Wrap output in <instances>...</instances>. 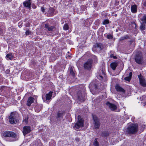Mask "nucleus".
<instances>
[{"label": "nucleus", "mask_w": 146, "mask_h": 146, "mask_svg": "<svg viewBox=\"0 0 146 146\" xmlns=\"http://www.w3.org/2000/svg\"><path fill=\"white\" fill-rule=\"evenodd\" d=\"M143 5L146 7V0H143Z\"/></svg>", "instance_id": "38"}, {"label": "nucleus", "mask_w": 146, "mask_h": 146, "mask_svg": "<svg viewBox=\"0 0 146 146\" xmlns=\"http://www.w3.org/2000/svg\"><path fill=\"white\" fill-rule=\"evenodd\" d=\"M4 136L6 137H15L16 136V134L14 132L10 131H6L3 134Z\"/></svg>", "instance_id": "5"}, {"label": "nucleus", "mask_w": 146, "mask_h": 146, "mask_svg": "<svg viewBox=\"0 0 146 146\" xmlns=\"http://www.w3.org/2000/svg\"><path fill=\"white\" fill-rule=\"evenodd\" d=\"M34 100V98L31 97H29L27 100V105L29 106H30L31 104L33 102Z\"/></svg>", "instance_id": "16"}, {"label": "nucleus", "mask_w": 146, "mask_h": 146, "mask_svg": "<svg viewBox=\"0 0 146 146\" xmlns=\"http://www.w3.org/2000/svg\"><path fill=\"white\" fill-rule=\"evenodd\" d=\"M64 30L65 31H66L68 29L69 26L68 24L67 23L65 24L64 25L63 27Z\"/></svg>", "instance_id": "25"}, {"label": "nucleus", "mask_w": 146, "mask_h": 146, "mask_svg": "<svg viewBox=\"0 0 146 146\" xmlns=\"http://www.w3.org/2000/svg\"><path fill=\"white\" fill-rule=\"evenodd\" d=\"M117 65V62H114L111 64L110 66L111 68L113 70H115Z\"/></svg>", "instance_id": "20"}, {"label": "nucleus", "mask_w": 146, "mask_h": 146, "mask_svg": "<svg viewBox=\"0 0 146 146\" xmlns=\"http://www.w3.org/2000/svg\"><path fill=\"white\" fill-rule=\"evenodd\" d=\"M51 143V142H50L49 143V145H50Z\"/></svg>", "instance_id": "46"}, {"label": "nucleus", "mask_w": 146, "mask_h": 146, "mask_svg": "<svg viewBox=\"0 0 146 146\" xmlns=\"http://www.w3.org/2000/svg\"><path fill=\"white\" fill-rule=\"evenodd\" d=\"M106 104L112 110H114L117 108L116 106L115 105L109 102H107Z\"/></svg>", "instance_id": "12"}, {"label": "nucleus", "mask_w": 146, "mask_h": 146, "mask_svg": "<svg viewBox=\"0 0 146 146\" xmlns=\"http://www.w3.org/2000/svg\"><path fill=\"white\" fill-rule=\"evenodd\" d=\"M92 61L91 60H88L84 64V67L85 69L90 70L92 66Z\"/></svg>", "instance_id": "4"}, {"label": "nucleus", "mask_w": 146, "mask_h": 146, "mask_svg": "<svg viewBox=\"0 0 146 146\" xmlns=\"http://www.w3.org/2000/svg\"><path fill=\"white\" fill-rule=\"evenodd\" d=\"M41 108V105L37 106L35 107V110L37 112H38L40 111Z\"/></svg>", "instance_id": "23"}, {"label": "nucleus", "mask_w": 146, "mask_h": 146, "mask_svg": "<svg viewBox=\"0 0 146 146\" xmlns=\"http://www.w3.org/2000/svg\"><path fill=\"white\" fill-rule=\"evenodd\" d=\"M77 97L80 101H84L85 99V96L84 95H82L80 91H78L77 93Z\"/></svg>", "instance_id": "11"}, {"label": "nucleus", "mask_w": 146, "mask_h": 146, "mask_svg": "<svg viewBox=\"0 0 146 146\" xmlns=\"http://www.w3.org/2000/svg\"><path fill=\"white\" fill-rule=\"evenodd\" d=\"M141 20L143 23L146 24V14L141 19Z\"/></svg>", "instance_id": "27"}, {"label": "nucleus", "mask_w": 146, "mask_h": 146, "mask_svg": "<svg viewBox=\"0 0 146 146\" xmlns=\"http://www.w3.org/2000/svg\"><path fill=\"white\" fill-rule=\"evenodd\" d=\"M52 93L53 92L50 91L48 93L46 94L45 96V99L44 98L42 97L43 100L44 102L48 103L51 99Z\"/></svg>", "instance_id": "6"}, {"label": "nucleus", "mask_w": 146, "mask_h": 146, "mask_svg": "<svg viewBox=\"0 0 146 146\" xmlns=\"http://www.w3.org/2000/svg\"><path fill=\"white\" fill-rule=\"evenodd\" d=\"M62 114L61 113H58L57 114V116L58 117H61L62 116Z\"/></svg>", "instance_id": "39"}, {"label": "nucleus", "mask_w": 146, "mask_h": 146, "mask_svg": "<svg viewBox=\"0 0 146 146\" xmlns=\"http://www.w3.org/2000/svg\"><path fill=\"white\" fill-rule=\"evenodd\" d=\"M131 78L130 77H129V76H127V77H125L124 78V79L126 81H130L131 79Z\"/></svg>", "instance_id": "33"}, {"label": "nucleus", "mask_w": 146, "mask_h": 146, "mask_svg": "<svg viewBox=\"0 0 146 146\" xmlns=\"http://www.w3.org/2000/svg\"><path fill=\"white\" fill-rule=\"evenodd\" d=\"M68 53H69V52H68Z\"/></svg>", "instance_id": "48"}, {"label": "nucleus", "mask_w": 146, "mask_h": 146, "mask_svg": "<svg viewBox=\"0 0 146 146\" xmlns=\"http://www.w3.org/2000/svg\"><path fill=\"white\" fill-rule=\"evenodd\" d=\"M128 38V36L127 35H126V36H123V37H121L119 39V40L121 41L125 39H127Z\"/></svg>", "instance_id": "28"}, {"label": "nucleus", "mask_w": 146, "mask_h": 146, "mask_svg": "<svg viewBox=\"0 0 146 146\" xmlns=\"http://www.w3.org/2000/svg\"><path fill=\"white\" fill-rule=\"evenodd\" d=\"M109 23V21L108 20L106 19L104 20L103 22V25H106L108 24Z\"/></svg>", "instance_id": "32"}, {"label": "nucleus", "mask_w": 146, "mask_h": 146, "mask_svg": "<svg viewBox=\"0 0 146 146\" xmlns=\"http://www.w3.org/2000/svg\"><path fill=\"white\" fill-rule=\"evenodd\" d=\"M97 86L94 83V81L91 82L89 85V88L91 92H92V91H93L94 90V89L96 90L97 88Z\"/></svg>", "instance_id": "14"}, {"label": "nucleus", "mask_w": 146, "mask_h": 146, "mask_svg": "<svg viewBox=\"0 0 146 146\" xmlns=\"http://www.w3.org/2000/svg\"><path fill=\"white\" fill-rule=\"evenodd\" d=\"M68 53H69V52H68Z\"/></svg>", "instance_id": "47"}, {"label": "nucleus", "mask_w": 146, "mask_h": 146, "mask_svg": "<svg viewBox=\"0 0 146 146\" xmlns=\"http://www.w3.org/2000/svg\"><path fill=\"white\" fill-rule=\"evenodd\" d=\"M110 57L111 58H113L114 59H116L117 58V57L116 56H114L113 54H111L110 55Z\"/></svg>", "instance_id": "36"}, {"label": "nucleus", "mask_w": 146, "mask_h": 146, "mask_svg": "<svg viewBox=\"0 0 146 146\" xmlns=\"http://www.w3.org/2000/svg\"><path fill=\"white\" fill-rule=\"evenodd\" d=\"M7 1H9V2H11V0H7Z\"/></svg>", "instance_id": "44"}, {"label": "nucleus", "mask_w": 146, "mask_h": 146, "mask_svg": "<svg viewBox=\"0 0 146 146\" xmlns=\"http://www.w3.org/2000/svg\"><path fill=\"white\" fill-rule=\"evenodd\" d=\"M140 29L141 31L144 30L145 29V25L143 24H141L140 26Z\"/></svg>", "instance_id": "29"}, {"label": "nucleus", "mask_w": 146, "mask_h": 146, "mask_svg": "<svg viewBox=\"0 0 146 146\" xmlns=\"http://www.w3.org/2000/svg\"><path fill=\"white\" fill-rule=\"evenodd\" d=\"M132 72H130V73L129 74V77H130L131 78V77L132 76Z\"/></svg>", "instance_id": "41"}, {"label": "nucleus", "mask_w": 146, "mask_h": 146, "mask_svg": "<svg viewBox=\"0 0 146 146\" xmlns=\"http://www.w3.org/2000/svg\"><path fill=\"white\" fill-rule=\"evenodd\" d=\"M41 9L42 12H44L45 11V9L44 7H41Z\"/></svg>", "instance_id": "37"}, {"label": "nucleus", "mask_w": 146, "mask_h": 146, "mask_svg": "<svg viewBox=\"0 0 146 146\" xmlns=\"http://www.w3.org/2000/svg\"><path fill=\"white\" fill-rule=\"evenodd\" d=\"M94 56L95 57V58L96 59H97V58H96L97 57H96V56Z\"/></svg>", "instance_id": "45"}, {"label": "nucleus", "mask_w": 146, "mask_h": 146, "mask_svg": "<svg viewBox=\"0 0 146 146\" xmlns=\"http://www.w3.org/2000/svg\"><path fill=\"white\" fill-rule=\"evenodd\" d=\"M135 61L139 64H142L143 62L142 57L141 56L136 55L135 58Z\"/></svg>", "instance_id": "8"}, {"label": "nucleus", "mask_w": 146, "mask_h": 146, "mask_svg": "<svg viewBox=\"0 0 146 146\" xmlns=\"http://www.w3.org/2000/svg\"><path fill=\"white\" fill-rule=\"evenodd\" d=\"M20 24V23H19L18 24V25L20 27H21V25H19V24Z\"/></svg>", "instance_id": "43"}, {"label": "nucleus", "mask_w": 146, "mask_h": 146, "mask_svg": "<svg viewBox=\"0 0 146 146\" xmlns=\"http://www.w3.org/2000/svg\"><path fill=\"white\" fill-rule=\"evenodd\" d=\"M70 74L73 76H74L75 75V73L74 72L73 69L72 68H71L70 69Z\"/></svg>", "instance_id": "31"}, {"label": "nucleus", "mask_w": 146, "mask_h": 146, "mask_svg": "<svg viewBox=\"0 0 146 146\" xmlns=\"http://www.w3.org/2000/svg\"><path fill=\"white\" fill-rule=\"evenodd\" d=\"M115 88L116 90L118 92L123 93L125 92V90L124 89L118 85H116L115 86Z\"/></svg>", "instance_id": "17"}, {"label": "nucleus", "mask_w": 146, "mask_h": 146, "mask_svg": "<svg viewBox=\"0 0 146 146\" xmlns=\"http://www.w3.org/2000/svg\"><path fill=\"white\" fill-rule=\"evenodd\" d=\"M93 145L94 146H99V143L97 141L96 139L94 140Z\"/></svg>", "instance_id": "26"}, {"label": "nucleus", "mask_w": 146, "mask_h": 146, "mask_svg": "<svg viewBox=\"0 0 146 146\" xmlns=\"http://www.w3.org/2000/svg\"><path fill=\"white\" fill-rule=\"evenodd\" d=\"M54 12V9L52 8H50L49 9V13L50 14H52Z\"/></svg>", "instance_id": "30"}, {"label": "nucleus", "mask_w": 146, "mask_h": 146, "mask_svg": "<svg viewBox=\"0 0 146 146\" xmlns=\"http://www.w3.org/2000/svg\"><path fill=\"white\" fill-rule=\"evenodd\" d=\"M97 3L96 1H95L94 3V7H96L97 6Z\"/></svg>", "instance_id": "40"}, {"label": "nucleus", "mask_w": 146, "mask_h": 146, "mask_svg": "<svg viewBox=\"0 0 146 146\" xmlns=\"http://www.w3.org/2000/svg\"><path fill=\"white\" fill-rule=\"evenodd\" d=\"M93 119L94 122V126L95 128H98L100 125L99 119L95 116H93Z\"/></svg>", "instance_id": "9"}, {"label": "nucleus", "mask_w": 146, "mask_h": 146, "mask_svg": "<svg viewBox=\"0 0 146 146\" xmlns=\"http://www.w3.org/2000/svg\"><path fill=\"white\" fill-rule=\"evenodd\" d=\"M108 135V133L107 132H105L103 134V136L104 137H106Z\"/></svg>", "instance_id": "35"}, {"label": "nucleus", "mask_w": 146, "mask_h": 146, "mask_svg": "<svg viewBox=\"0 0 146 146\" xmlns=\"http://www.w3.org/2000/svg\"><path fill=\"white\" fill-rule=\"evenodd\" d=\"M104 77H105V74L104 71L102 70H100L98 74V78L102 80Z\"/></svg>", "instance_id": "10"}, {"label": "nucleus", "mask_w": 146, "mask_h": 146, "mask_svg": "<svg viewBox=\"0 0 146 146\" xmlns=\"http://www.w3.org/2000/svg\"><path fill=\"white\" fill-rule=\"evenodd\" d=\"M25 34L27 35H31V32L28 30L27 31L25 32Z\"/></svg>", "instance_id": "34"}, {"label": "nucleus", "mask_w": 146, "mask_h": 146, "mask_svg": "<svg viewBox=\"0 0 146 146\" xmlns=\"http://www.w3.org/2000/svg\"><path fill=\"white\" fill-rule=\"evenodd\" d=\"M137 125L132 124L129 125L127 128L126 132L129 134H134L137 132Z\"/></svg>", "instance_id": "1"}, {"label": "nucleus", "mask_w": 146, "mask_h": 146, "mask_svg": "<svg viewBox=\"0 0 146 146\" xmlns=\"http://www.w3.org/2000/svg\"><path fill=\"white\" fill-rule=\"evenodd\" d=\"M78 120L77 122L75 123L74 128L75 129H81L84 127V120L81 118L80 115H78Z\"/></svg>", "instance_id": "2"}, {"label": "nucleus", "mask_w": 146, "mask_h": 146, "mask_svg": "<svg viewBox=\"0 0 146 146\" xmlns=\"http://www.w3.org/2000/svg\"><path fill=\"white\" fill-rule=\"evenodd\" d=\"M23 4L24 6L25 7L28 8L30 9L31 8V3L30 0H26L23 3Z\"/></svg>", "instance_id": "15"}, {"label": "nucleus", "mask_w": 146, "mask_h": 146, "mask_svg": "<svg viewBox=\"0 0 146 146\" xmlns=\"http://www.w3.org/2000/svg\"><path fill=\"white\" fill-rule=\"evenodd\" d=\"M18 116V114L15 112H12L11 113L9 117V121L10 123L12 124L15 123V120Z\"/></svg>", "instance_id": "3"}, {"label": "nucleus", "mask_w": 146, "mask_h": 146, "mask_svg": "<svg viewBox=\"0 0 146 146\" xmlns=\"http://www.w3.org/2000/svg\"><path fill=\"white\" fill-rule=\"evenodd\" d=\"M96 48H98L100 50H102L104 48L102 44L100 43H97L95 45Z\"/></svg>", "instance_id": "18"}, {"label": "nucleus", "mask_w": 146, "mask_h": 146, "mask_svg": "<svg viewBox=\"0 0 146 146\" xmlns=\"http://www.w3.org/2000/svg\"><path fill=\"white\" fill-rule=\"evenodd\" d=\"M140 84L143 86H146V82L145 78L142 76L141 74L138 75Z\"/></svg>", "instance_id": "7"}, {"label": "nucleus", "mask_w": 146, "mask_h": 146, "mask_svg": "<svg viewBox=\"0 0 146 146\" xmlns=\"http://www.w3.org/2000/svg\"><path fill=\"white\" fill-rule=\"evenodd\" d=\"M137 6L136 5H133L131 6V10L133 13H135L137 12Z\"/></svg>", "instance_id": "19"}, {"label": "nucleus", "mask_w": 146, "mask_h": 146, "mask_svg": "<svg viewBox=\"0 0 146 146\" xmlns=\"http://www.w3.org/2000/svg\"><path fill=\"white\" fill-rule=\"evenodd\" d=\"M104 36L108 39H111L113 37V36L111 34L108 35L106 34L104 35Z\"/></svg>", "instance_id": "24"}, {"label": "nucleus", "mask_w": 146, "mask_h": 146, "mask_svg": "<svg viewBox=\"0 0 146 146\" xmlns=\"http://www.w3.org/2000/svg\"><path fill=\"white\" fill-rule=\"evenodd\" d=\"M31 131V128L29 126H26L23 127V132L24 135L29 133Z\"/></svg>", "instance_id": "13"}, {"label": "nucleus", "mask_w": 146, "mask_h": 146, "mask_svg": "<svg viewBox=\"0 0 146 146\" xmlns=\"http://www.w3.org/2000/svg\"><path fill=\"white\" fill-rule=\"evenodd\" d=\"M45 27L48 29L49 31H52L53 29H54V27L51 26H50L47 24L45 25Z\"/></svg>", "instance_id": "21"}, {"label": "nucleus", "mask_w": 146, "mask_h": 146, "mask_svg": "<svg viewBox=\"0 0 146 146\" xmlns=\"http://www.w3.org/2000/svg\"><path fill=\"white\" fill-rule=\"evenodd\" d=\"M76 140L77 141H79V139H77L76 138Z\"/></svg>", "instance_id": "42"}, {"label": "nucleus", "mask_w": 146, "mask_h": 146, "mask_svg": "<svg viewBox=\"0 0 146 146\" xmlns=\"http://www.w3.org/2000/svg\"><path fill=\"white\" fill-rule=\"evenodd\" d=\"M6 57L7 60H12L13 58V56L11 53H10L7 54Z\"/></svg>", "instance_id": "22"}]
</instances>
